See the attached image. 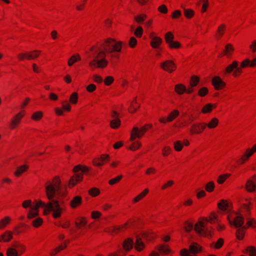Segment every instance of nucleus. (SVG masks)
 I'll return each mask as SVG.
<instances>
[{
  "mask_svg": "<svg viewBox=\"0 0 256 256\" xmlns=\"http://www.w3.org/2000/svg\"><path fill=\"white\" fill-rule=\"evenodd\" d=\"M174 38V34L170 32H166L164 36V40H165L166 42L168 44H169L172 42Z\"/></svg>",
  "mask_w": 256,
  "mask_h": 256,
  "instance_id": "obj_45",
  "label": "nucleus"
},
{
  "mask_svg": "<svg viewBox=\"0 0 256 256\" xmlns=\"http://www.w3.org/2000/svg\"><path fill=\"white\" fill-rule=\"evenodd\" d=\"M218 119L213 118L211 121L207 124V126L210 128H213L216 126L218 124Z\"/></svg>",
  "mask_w": 256,
  "mask_h": 256,
  "instance_id": "obj_56",
  "label": "nucleus"
},
{
  "mask_svg": "<svg viewBox=\"0 0 256 256\" xmlns=\"http://www.w3.org/2000/svg\"><path fill=\"white\" fill-rule=\"evenodd\" d=\"M123 42L116 39L108 38L100 44L92 46L90 56L92 60L89 62L90 67L92 69L104 68L108 65L106 56L110 58H118L121 52Z\"/></svg>",
  "mask_w": 256,
  "mask_h": 256,
  "instance_id": "obj_1",
  "label": "nucleus"
},
{
  "mask_svg": "<svg viewBox=\"0 0 256 256\" xmlns=\"http://www.w3.org/2000/svg\"><path fill=\"white\" fill-rule=\"evenodd\" d=\"M234 50V48L230 44H228L225 46V48L223 51V55L226 56L228 58L230 57Z\"/></svg>",
  "mask_w": 256,
  "mask_h": 256,
  "instance_id": "obj_29",
  "label": "nucleus"
},
{
  "mask_svg": "<svg viewBox=\"0 0 256 256\" xmlns=\"http://www.w3.org/2000/svg\"><path fill=\"white\" fill-rule=\"evenodd\" d=\"M134 248L138 252L142 251L144 248V244L140 238H136Z\"/></svg>",
  "mask_w": 256,
  "mask_h": 256,
  "instance_id": "obj_32",
  "label": "nucleus"
},
{
  "mask_svg": "<svg viewBox=\"0 0 256 256\" xmlns=\"http://www.w3.org/2000/svg\"><path fill=\"white\" fill-rule=\"evenodd\" d=\"M149 37L151 39L150 46L153 48H158L162 42V39L159 36H155L154 32L150 33Z\"/></svg>",
  "mask_w": 256,
  "mask_h": 256,
  "instance_id": "obj_14",
  "label": "nucleus"
},
{
  "mask_svg": "<svg viewBox=\"0 0 256 256\" xmlns=\"http://www.w3.org/2000/svg\"><path fill=\"white\" fill-rule=\"evenodd\" d=\"M158 10L163 14H167L168 12L167 6L164 4L160 6L158 8Z\"/></svg>",
  "mask_w": 256,
  "mask_h": 256,
  "instance_id": "obj_62",
  "label": "nucleus"
},
{
  "mask_svg": "<svg viewBox=\"0 0 256 256\" xmlns=\"http://www.w3.org/2000/svg\"><path fill=\"white\" fill-rule=\"evenodd\" d=\"M206 126V124H193V134H198L203 130Z\"/></svg>",
  "mask_w": 256,
  "mask_h": 256,
  "instance_id": "obj_41",
  "label": "nucleus"
},
{
  "mask_svg": "<svg viewBox=\"0 0 256 256\" xmlns=\"http://www.w3.org/2000/svg\"><path fill=\"white\" fill-rule=\"evenodd\" d=\"M134 242L132 238H128L126 239L122 244V248L126 252H130L133 248Z\"/></svg>",
  "mask_w": 256,
  "mask_h": 256,
  "instance_id": "obj_19",
  "label": "nucleus"
},
{
  "mask_svg": "<svg viewBox=\"0 0 256 256\" xmlns=\"http://www.w3.org/2000/svg\"><path fill=\"white\" fill-rule=\"evenodd\" d=\"M246 250L249 252L250 256H256V249L252 246H248Z\"/></svg>",
  "mask_w": 256,
  "mask_h": 256,
  "instance_id": "obj_61",
  "label": "nucleus"
},
{
  "mask_svg": "<svg viewBox=\"0 0 256 256\" xmlns=\"http://www.w3.org/2000/svg\"><path fill=\"white\" fill-rule=\"evenodd\" d=\"M82 198L80 196H74L70 202V206L73 209L76 208L82 204Z\"/></svg>",
  "mask_w": 256,
  "mask_h": 256,
  "instance_id": "obj_18",
  "label": "nucleus"
},
{
  "mask_svg": "<svg viewBox=\"0 0 256 256\" xmlns=\"http://www.w3.org/2000/svg\"><path fill=\"white\" fill-rule=\"evenodd\" d=\"M241 68L238 66V62L235 60L226 68L224 74H230L232 72V75L234 76H237L238 74L242 72Z\"/></svg>",
  "mask_w": 256,
  "mask_h": 256,
  "instance_id": "obj_11",
  "label": "nucleus"
},
{
  "mask_svg": "<svg viewBox=\"0 0 256 256\" xmlns=\"http://www.w3.org/2000/svg\"><path fill=\"white\" fill-rule=\"evenodd\" d=\"M26 250V246L24 244L18 242H14L12 246L7 249L6 256H21Z\"/></svg>",
  "mask_w": 256,
  "mask_h": 256,
  "instance_id": "obj_7",
  "label": "nucleus"
},
{
  "mask_svg": "<svg viewBox=\"0 0 256 256\" xmlns=\"http://www.w3.org/2000/svg\"><path fill=\"white\" fill-rule=\"evenodd\" d=\"M256 152V144L253 146L252 149L248 148L246 152L242 155L240 159L237 161L239 164H242L248 160L249 158Z\"/></svg>",
  "mask_w": 256,
  "mask_h": 256,
  "instance_id": "obj_15",
  "label": "nucleus"
},
{
  "mask_svg": "<svg viewBox=\"0 0 256 256\" xmlns=\"http://www.w3.org/2000/svg\"><path fill=\"white\" fill-rule=\"evenodd\" d=\"M142 238L147 241L150 242L156 238V235L152 230H149L143 233Z\"/></svg>",
  "mask_w": 256,
  "mask_h": 256,
  "instance_id": "obj_26",
  "label": "nucleus"
},
{
  "mask_svg": "<svg viewBox=\"0 0 256 256\" xmlns=\"http://www.w3.org/2000/svg\"><path fill=\"white\" fill-rule=\"evenodd\" d=\"M134 222V220L133 218H130L124 224L114 226L111 228L108 232H111L112 234H118L124 232L127 229L130 228L133 224Z\"/></svg>",
  "mask_w": 256,
  "mask_h": 256,
  "instance_id": "obj_10",
  "label": "nucleus"
},
{
  "mask_svg": "<svg viewBox=\"0 0 256 256\" xmlns=\"http://www.w3.org/2000/svg\"><path fill=\"white\" fill-rule=\"evenodd\" d=\"M41 53V51L39 50H34L28 52L30 60H34L38 58Z\"/></svg>",
  "mask_w": 256,
  "mask_h": 256,
  "instance_id": "obj_38",
  "label": "nucleus"
},
{
  "mask_svg": "<svg viewBox=\"0 0 256 256\" xmlns=\"http://www.w3.org/2000/svg\"><path fill=\"white\" fill-rule=\"evenodd\" d=\"M162 152L164 156H167L172 153V149L170 146H164L162 148Z\"/></svg>",
  "mask_w": 256,
  "mask_h": 256,
  "instance_id": "obj_47",
  "label": "nucleus"
},
{
  "mask_svg": "<svg viewBox=\"0 0 256 256\" xmlns=\"http://www.w3.org/2000/svg\"><path fill=\"white\" fill-rule=\"evenodd\" d=\"M147 16L146 14H140L134 17V20L138 23L142 24L146 18Z\"/></svg>",
  "mask_w": 256,
  "mask_h": 256,
  "instance_id": "obj_43",
  "label": "nucleus"
},
{
  "mask_svg": "<svg viewBox=\"0 0 256 256\" xmlns=\"http://www.w3.org/2000/svg\"><path fill=\"white\" fill-rule=\"evenodd\" d=\"M212 83L216 90H220L225 86V83L218 76L214 77Z\"/></svg>",
  "mask_w": 256,
  "mask_h": 256,
  "instance_id": "obj_21",
  "label": "nucleus"
},
{
  "mask_svg": "<svg viewBox=\"0 0 256 256\" xmlns=\"http://www.w3.org/2000/svg\"><path fill=\"white\" fill-rule=\"evenodd\" d=\"M174 92L178 95H182L184 93L190 94L191 92L190 89H187L186 86L182 84H178L174 86Z\"/></svg>",
  "mask_w": 256,
  "mask_h": 256,
  "instance_id": "obj_16",
  "label": "nucleus"
},
{
  "mask_svg": "<svg viewBox=\"0 0 256 256\" xmlns=\"http://www.w3.org/2000/svg\"><path fill=\"white\" fill-rule=\"evenodd\" d=\"M149 192V190L148 188H145L142 192H140L138 196H135L132 200V204H136L140 200H142L143 198H144L146 196Z\"/></svg>",
  "mask_w": 256,
  "mask_h": 256,
  "instance_id": "obj_20",
  "label": "nucleus"
},
{
  "mask_svg": "<svg viewBox=\"0 0 256 256\" xmlns=\"http://www.w3.org/2000/svg\"><path fill=\"white\" fill-rule=\"evenodd\" d=\"M89 194L92 196H96L100 194V190L96 188H92L89 190Z\"/></svg>",
  "mask_w": 256,
  "mask_h": 256,
  "instance_id": "obj_60",
  "label": "nucleus"
},
{
  "mask_svg": "<svg viewBox=\"0 0 256 256\" xmlns=\"http://www.w3.org/2000/svg\"><path fill=\"white\" fill-rule=\"evenodd\" d=\"M215 220L216 222L218 221V216L214 213H212L210 214L209 219L201 218L194 225L193 224V230H194L200 236L211 238L212 234L210 230L207 227L206 223L210 222L212 224L215 222Z\"/></svg>",
  "mask_w": 256,
  "mask_h": 256,
  "instance_id": "obj_4",
  "label": "nucleus"
},
{
  "mask_svg": "<svg viewBox=\"0 0 256 256\" xmlns=\"http://www.w3.org/2000/svg\"><path fill=\"white\" fill-rule=\"evenodd\" d=\"M88 0H83L82 2L78 4L76 6V9L78 11L82 10Z\"/></svg>",
  "mask_w": 256,
  "mask_h": 256,
  "instance_id": "obj_57",
  "label": "nucleus"
},
{
  "mask_svg": "<svg viewBox=\"0 0 256 256\" xmlns=\"http://www.w3.org/2000/svg\"><path fill=\"white\" fill-rule=\"evenodd\" d=\"M22 206L24 209H26L28 208H30V209L31 208V207L32 206L33 204H32V201L31 200H26L22 202Z\"/></svg>",
  "mask_w": 256,
  "mask_h": 256,
  "instance_id": "obj_52",
  "label": "nucleus"
},
{
  "mask_svg": "<svg viewBox=\"0 0 256 256\" xmlns=\"http://www.w3.org/2000/svg\"><path fill=\"white\" fill-rule=\"evenodd\" d=\"M142 146L140 142L136 141L133 142L129 146V149L132 151H135L138 150Z\"/></svg>",
  "mask_w": 256,
  "mask_h": 256,
  "instance_id": "obj_46",
  "label": "nucleus"
},
{
  "mask_svg": "<svg viewBox=\"0 0 256 256\" xmlns=\"http://www.w3.org/2000/svg\"><path fill=\"white\" fill-rule=\"evenodd\" d=\"M157 248L160 254L164 255H168L172 252L169 246L166 244H160L158 246Z\"/></svg>",
  "mask_w": 256,
  "mask_h": 256,
  "instance_id": "obj_24",
  "label": "nucleus"
},
{
  "mask_svg": "<svg viewBox=\"0 0 256 256\" xmlns=\"http://www.w3.org/2000/svg\"><path fill=\"white\" fill-rule=\"evenodd\" d=\"M81 60V57L78 54L72 55L68 60V64L72 66L73 64Z\"/></svg>",
  "mask_w": 256,
  "mask_h": 256,
  "instance_id": "obj_25",
  "label": "nucleus"
},
{
  "mask_svg": "<svg viewBox=\"0 0 256 256\" xmlns=\"http://www.w3.org/2000/svg\"><path fill=\"white\" fill-rule=\"evenodd\" d=\"M248 66L251 67L256 66V58L252 61L249 59L246 58L240 64V67L242 68H244Z\"/></svg>",
  "mask_w": 256,
  "mask_h": 256,
  "instance_id": "obj_27",
  "label": "nucleus"
},
{
  "mask_svg": "<svg viewBox=\"0 0 256 256\" xmlns=\"http://www.w3.org/2000/svg\"><path fill=\"white\" fill-rule=\"evenodd\" d=\"M87 224V220L84 217H80L76 220V226L78 228H82Z\"/></svg>",
  "mask_w": 256,
  "mask_h": 256,
  "instance_id": "obj_28",
  "label": "nucleus"
},
{
  "mask_svg": "<svg viewBox=\"0 0 256 256\" xmlns=\"http://www.w3.org/2000/svg\"><path fill=\"white\" fill-rule=\"evenodd\" d=\"M174 148L176 151L180 152L182 150L183 144L181 141L177 140L174 143Z\"/></svg>",
  "mask_w": 256,
  "mask_h": 256,
  "instance_id": "obj_49",
  "label": "nucleus"
},
{
  "mask_svg": "<svg viewBox=\"0 0 256 256\" xmlns=\"http://www.w3.org/2000/svg\"><path fill=\"white\" fill-rule=\"evenodd\" d=\"M26 112L24 110H21L11 118L9 127L11 130H14L20 124L22 118L25 116Z\"/></svg>",
  "mask_w": 256,
  "mask_h": 256,
  "instance_id": "obj_9",
  "label": "nucleus"
},
{
  "mask_svg": "<svg viewBox=\"0 0 256 256\" xmlns=\"http://www.w3.org/2000/svg\"><path fill=\"white\" fill-rule=\"evenodd\" d=\"M120 120L119 118L112 120L110 122V126L113 129L118 128L120 125Z\"/></svg>",
  "mask_w": 256,
  "mask_h": 256,
  "instance_id": "obj_44",
  "label": "nucleus"
},
{
  "mask_svg": "<svg viewBox=\"0 0 256 256\" xmlns=\"http://www.w3.org/2000/svg\"><path fill=\"white\" fill-rule=\"evenodd\" d=\"M143 34V29L142 28L141 26H138L134 32V35L136 37L138 38H140L142 37V35Z\"/></svg>",
  "mask_w": 256,
  "mask_h": 256,
  "instance_id": "obj_51",
  "label": "nucleus"
},
{
  "mask_svg": "<svg viewBox=\"0 0 256 256\" xmlns=\"http://www.w3.org/2000/svg\"><path fill=\"white\" fill-rule=\"evenodd\" d=\"M213 107L214 106L212 104H208L204 106L202 110V112L204 113L210 112L212 110Z\"/></svg>",
  "mask_w": 256,
  "mask_h": 256,
  "instance_id": "obj_64",
  "label": "nucleus"
},
{
  "mask_svg": "<svg viewBox=\"0 0 256 256\" xmlns=\"http://www.w3.org/2000/svg\"><path fill=\"white\" fill-rule=\"evenodd\" d=\"M180 114V112L177 110H174L172 111L167 116L169 122H171L175 120Z\"/></svg>",
  "mask_w": 256,
  "mask_h": 256,
  "instance_id": "obj_33",
  "label": "nucleus"
},
{
  "mask_svg": "<svg viewBox=\"0 0 256 256\" xmlns=\"http://www.w3.org/2000/svg\"><path fill=\"white\" fill-rule=\"evenodd\" d=\"M168 47L171 48H176L178 49L180 48L181 44H180L177 41H172L168 44Z\"/></svg>",
  "mask_w": 256,
  "mask_h": 256,
  "instance_id": "obj_54",
  "label": "nucleus"
},
{
  "mask_svg": "<svg viewBox=\"0 0 256 256\" xmlns=\"http://www.w3.org/2000/svg\"><path fill=\"white\" fill-rule=\"evenodd\" d=\"M139 108V104L138 103L136 98H135L130 103V106L128 108V110L131 113H134Z\"/></svg>",
  "mask_w": 256,
  "mask_h": 256,
  "instance_id": "obj_31",
  "label": "nucleus"
},
{
  "mask_svg": "<svg viewBox=\"0 0 256 256\" xmlns=\"http://www.w3.org/2000/svg\"><path fill=\"white\" fill-rule=\"evenodd\" d=\"M66 247V244H62L59 246H58L56 248H55L52 250L50 252V254L54 256L59 252L62 250H64Z\"/></svg>",
  "mask_w": 256,
  "mask_h": 256,
  "instance_id": "obj_36",
  "label": "nucleus"
},
{
  "mask_svg": "<svg viewBox=\"0 0 256 256\" xmlns=\"http://www.w3.org/2000/svg\"><path fill=\"white\" fill-rule=\"evenodd\" d=\"M225 28H226V26L224 24L220 25L218 28V31H217V35H216V37L218 38H219L222 36Z\"/></svg>",
  "mask_w": 256,
  "mask_h": 256,
  "instance_id": "obj_55",
  "label": "nucleus"
},
{
  "mask_svg": "<svg viewBox=\"0 0 256 256\" xmlns=\"http://www.w3.org/2000/svg\"><path fill=\"white\" fill-rule=\"evenodd\" d=\"M62 107L63 110L64 112H70L71 110V106L70 104L68 103L67 101L64 100L63 101L62 103Z\"/></svg>",
  "mask_w": 256,
  "mask_h": 256,
  "instance_id": "obj_50",
  "label": "nucleus"
},
{
  "mask_svg": "<svg viewBox=\"0 0 256 256\" xmlns=\"http://www.w3.org/2000/svg\"><path fill=\"white\" fill-rule=\"evenodd\" d=\"M12 221V218L10 216H5L0 220V230L6 228Z\"/></svg>",
  "mask_w": 256,
  "mask_h": 256,
  "instance_id": "obj_22",
  "label": "nucleus"
},
{
  "mask_svg": "<svg viewBox=\"0 0 256 256\" xmlns=\"http://www.w3.org/2000/svg\"><path fill=\"white\" fill-rule=\"evenodd\" d=\"M40 208H44L43 214L45 216L52 212V216L55 219L60 218L66 210L65 206H61L57 200L46 203L40 200H34L32 206L28 211V218L32 219L38 216L39 215L38 209Z\"/></svg>",
  "mask_w": 256,
  "mask_h": 256,
  "instance_id": "obj_2",
  "label": "nucleus"
},
{
  "mask_svg": "<svg viewBox=\"0 0 256 256\" xmlns=\"http://www.w3.org/2000/svg\"><path fill=\"white\" fill-rule=\"evenodd\" d=\"M88 170L89 168L87 166L80 164L75 166L74 168V172L75 174L70 179L68 187L72 188L81 182L83 178L84 173L86 172Z\"/></svg>",
  "mask_w": 256,
  "mask_h": 256,
  "instance_id": "obj_5",
  "label": "nucleus"
},
{
  "mask_svg": "<svg viewBox=\"0 0 256 256\" xmlns=\"http://www.w3.org/2000/svg\"><path fill=\"white\" fill-rule=\"evenodd\" d=\"M192 253V244L189 246L188 250L183 248L180 251V255L181 256H192L190 254Z\"/></svg>",
  "mask_w": 256,
  "mask_h": 256,
  "instance_id": "obj_42",
  "label": "nucleus"
},
{
  "mask_svg": "<svg viewBox=\"0 0 256 256\" xmlns=\"http://www.w3.org/2000/svg\"><path fill=\"white\" fill-rule=\"evenodd\" d=\"M160 68L164 70L171 74L176 69V65L172 60H168L164 61L160 64Z\"/></svg>",
  "mask_w": 256,
  "mask_h": 256,
  "instance_id": "obj_12",
  "label": "nucleus"
},
{
  "mask_svg": "<svg viewBox=\"0 0 256 256\" xmlns=\"http://www.w3.org/2000/svg\"><path fill=\"white\" fill-rule=\"evenodd\" d=\"M114 81V78L112 76H108L104 80V84L107 86L111 85Z\"/></svg>",
  "mask_w": 256,
  "mask_h": 256,
  "instance_id": "obj_63",
  "label": "nucleus"
},
{
  "mask_svg": "<svg viewBox=\"0 0 256 256\" xmlns=\"http://www.w3.org/2000/svg\"><path fill=\"white\" fill-rule=\"evenodd\" d=\"M123 176L122 175H118L116 176V177L112 178L109 180L108 181V184L110 185H114L115 184L120 182V180L122 178Z\"/></svg>",
  "mask_w": 256,
  "mask_h": 256,
  "instance_id": "obj_48",
  "label": "nucleus"
},
{
  "mask_svg": "<svg viewBox=\"0 0 256 256\" xmlns=\"http://www.w3.org/2000/svg\"><path fill=\"white\" fill-rule=\"evenodd\" d=\"M152 128V125L151 124H146L140 128L136 126L134 127L131 131L130 140L133 141L136 138H140L148 130Z\"/></svg>",
  "mask_w": 256,
  "mask_h": 256,
  "instance_id": "obj_8",
  "label": "nucleus"
},
{
  "mask_svg": "<svg viewBox=\"0 0 256 256\" xmlns=\"http://www.w3.org/2000/svg\"><path fill=\"white\" fill-rule=\"evenodd\" d=\"M13 238V232L10 230H6L0 236V242H8Z\"/></svg>",
  "mask_w": 256,
  "mask_h": 256,
  "instance_id": "obj_17",
  "label": "nucleus"
},
{
  "mask_svg": "<svg viewBox=\"0 0 256 256\" xmlns=\"http://www.w3.org/2000/svg\"><path fill=\"white\" fill-rule=\"evenodd\" d=\"M229 223L230 225L234 226L236 228V236L238 240L243 238L245 231L247 228L246 226H244V218L241 215H237L234 220H230L228 218Z\"/></svg>",
  "mask_w": 256,
  "mask_h": 256,
  "instance_id": "obj_6",
  "label": "nucleus"
},
{
  "mask_svg": "<svg viewBox=\"0 0 256 256\" xmlns=\"http://www.w3.org/2000/svg\"><path fill=\"white\" fill-rule=\"evenodd\" d=\"M29 168L28 164H23L18 166L14 172V175L16 177H20L24 172H26Z\"/></svg>",
  "mask_w": 256,
  "mask_h": 256,
  "instance_id": "obj_23",
  "label": "nucleus"
},
{
  "mask_svg": "<svg viewBox=\"0 0 256 256\" xmlns=\"http://www.w3.org/2000/svg\"><path fill=\"white\" fill-rule=\"evenodd\" d=\"M17 57L20 61L30 60L28 52H20L18 54Z\"/></svg>",
  "mask_w": 256,
  "mask_h": 256,
  "instance_id": "obj_40",
  "label": "nucleus"
},
{
  "mask_svg": "<svg viewBox=\"0 0 256 256\" xmlns=\"http://www.w3.org/2000/svg\"><path fill=\"white\" fill-rule=\"evenodd\" d=\"M246 187L248 191L250 192H252L254 191L255 190L256 184L252 180H247Z\"/></svg>",
  "mask_w": 256,
  "mask_h": 256,
  "instance_id": "obj_35",
  "label": "nucleus"
},
{
  "mask_svg": "<svg viewBox=\"0 0 256 256\" xmlns=\"http://www.w3.org/2000/svg\"><path fill=\"white\" fill-rule=\"evenodd\" d=\"M43 223V219L42 218L38 217L32 221V224L34 228H38L42 226Z\"/></svg>",
  "mask_w": 256,
  "mask_h": 256,
  "instance_id": "obj_34",
  "label": "nucleus"
},
{
  "mask_svg": "<svg viewBox=\"0 0 256 256\" xmlns=\"http://www.w3.org/2000/svg\"><path fill=\"white\" fill-rule=\"evenodd\" d=\"M13 183L12 180L8 177L5 176L2 178L0 185L2 188L5 187L6 186H10Z\"/></svg>",
  "mask_w": 256,
  "mask_h": 256,
  "instance_id": "obj_30",
  "label": "nucleus"
},
{
  "mask_svg": "<svg viewBox=\"0 0 256 256\" xmlns=\"http://www.w3.org/2000/svg\"><path fill=\"white\" fill-rule=\"evenodd\" d=\"M44 114L42 111L34 112L31 116V118L34 121L40 120L43 116Z\"/></svg>",
  "mask_w": 256,
  "mask_h": 256,
  "instance_id": "obj_39",
  "label": "nucleus"
},
{
  "mask_svg": "<svg viewBox=\"0 0 256 256\" xmlns=\"http://www.w3.org/2000/svg\"><path fill=\"white\" fill-rule=\"evenodd\" d=\"M138 43V41L136 38L132 36L130 38L129 42H128V45L130 48H134L136 46Z\"/></svg>",
  "mask_w": 256,
  "mask_h": 256,
  "instance_id": "obj_59",
  "label": "nucleus"
},
{
  "mask_svg": "<svg viewBox=\"0 0 256 256\" xmlns=\"http://www.w3.org/2000/svg\"><path fill=\"white\" fill-rule=\"evenodd\" d=\"M228 204L226 201L224 200H221L220 202L218 204V207L221 210H225L228 207Z\"/></svg>",
  "mask_w": 256,
  "mask_h": 256,
  "instance_id": "obj_53",
  "label": "nucleus"
},
{
  "mask_svg": "<svg viewBox=\"0 0 256 256\" xmlns=\"http://www.w3.org/2000/svg\"><path fill=\"white\" fill-rule=\"evenodd\" d=\"M78 94L76 92H74L70 94L69 102L72 104H76L78 103Z\"/></svg>",
  "mask_w": 256,
  "mask_h": 256,
  "instance_id": "obj_37",
  "label": "nucleus"
},
{
  "mask_svg": "<svg viewBox=\"0 0 256 256\" xmlns=\"http://www.w3.org/2000/svg\"><path fill=\"white\" fill-rule=\"evenodd\" d=\"M110 160V156L108 154H102L100 156L93 160L92 164L96 166H102L106 164Z\"/></svg>",
  "mask_w": 256,
  "mask_h": 256,
  "instance_id": "obj_13",
  "label": "nucleus"
},
{
  "mask_svg": "<svg viewBox=\"0 0 256 256\" xmlns=\"http://www.w3.org/2000/svg\"><path fill=\"white\" fill-rule=\"evenodd\" d=\"M182 7L184 10V15L187 18H192V10L191 9H186L184 6L182 5Z\"/></svg>",
  "mask_w": 256,
  "mask_h": 256,
  "instance_id": "obj_58",
  "label": "nucleus"
},
{
  "mask_svg": "<svg viewBox=\"0 0 256 256\" xmlns=\"http://www.w3.org/2000/svg\"><path fill=\"white\" fill-rule=\"evenodd\" d=\"M44 186L46 197L50 202L54 201L53 200L56 196L64 198L68 194L66 190H62V183L60 178L58 176H56L47 180Z\"/></svg>",
  "mask_w": 256,
  "mask_h": 256,
  "instance_id": "obj_3",
  "label": "nucleus"
}]
</instances>
